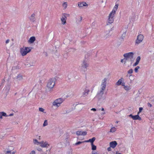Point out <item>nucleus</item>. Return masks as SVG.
Returning <instances> with one entry per match:
<instances>
[{"mask_svg":"<svg viewBox=\"0 0 154 154\" xmlns=\"http://www.w3.org/2000/svg\"><path fill=\"white\" fill-rule=\"evenodd\" d=\"M114 21V18H111V17H109L108 20V22L110 23H112Z\"/></svg>","mask_w":154,"mask_h":154,"instance_id":"obj_28","label":"nucleus"},{"mask_svg":"<svg viewBox=\"0 0 154 154\" xmlns=\"http://www.w3.org/2000/svg\"><path fill=\"white\" fill-rule=\"evenodd\" d=\"M101 110L102 111H103L104 110V108H101Z\"/></svg>","mask_w":154,"mask_h":154,"instance_id":"obj_54","label":"nucleus"},{"mask_svg":"<svg viewBox=\"0 0 154 154\" xmlns=\"http://www.w3.org/2000/svg\"><path fill=\"white\" fill-rule=\"evenodd\" d=\"M116 154H121V153H118L117 152H116Z\"/></svg>","mask_w":154,"mask_h":154,"instance_id":"obj_56","label":"nucleus"},{"mask_svg":"<svg viewBox=\"0 0 154 154\" xmlns=\"http://www.w3.org/2000/svg\"><path fill=\"white\" fill-rule=\"evenodd\" d=\"M133 72V70L132 69H130L128 71V74H131Z\"/></svg>","mask_w":154,"mask_h":154,"instance_id":"obj_39","label":"nucleus"},{"mask_svg":"<svg viewBox=\"0 0 154 154\" xmlns=\"http://www.w3.org/2000/svg\"><path fill=\"white\" fill-rule=\"evenodd\" d=\"M27 65L29 66H33L32 64L31 65L30 64H29V65L27 64Z\"/></svg>","mask_w":154,"mask_h":154,"instance_id":"obj_52","label":"nucleus"},{"mask_svg":"<svg viewBox=\"0 0 154 154\" xmlns=\"http://www.w3.org/2000/svg\"><path fill=\"white\" fill-rule=\"evenodd\" d=\"M106 86H104V85H101L100 88L105 90L106 88Z\"/></svg>","mask_w":154,"mask_h":154,"instance_id":"obj_42","label":"nucleus"},{"mask_svg":"<svg viewBox=\"0 0 154 154\" xmlns=\"http://www.w3.org/2000/svg\"><path fill=\"white\" fill-rule=\"evenodd\" d=\"M144 36L143 35L139 34L137 37V38L135 41V44L138 45L141 42L143 39Z\"/></svg>","mask_w":154,"mask_h":154,"instance_id":"obj_6","label":"nucleus"},{"mask_svg":"<svg viewBox=\"0 0 154 154\" xmlns=\"http://www.w3.org/2000/svg\"><path fill=\"white\" fill-rule=\"evenodd\" d=\"M107 32H108V33H109V31H108Z\"/></svg>","mask_w":154,"mask_h":154,"instance_id":"obj_57","label":"nucleus"},{"mask_svg":"<svg viewBox=\"0 0 154 154\" xmlns=\"http://www.w3.org/2000/svg\"><path fill=\"white\" fill-rule=\"evenodd\" d=\"M76 107L79 110L82 109L83 108V105L81 104H78L76 106Z\"/></svg>","mask_w":154,"mask_h":154,"instance_id":"obj_24","label":"nucleus"},{"mask_svg":"<svg viewBox=\"0 0 154 154\" xmlns=\"http://www.w3.org/2000/svg\"><path fill=\"white\" fill-rule=\"evenodd\" d=\"M119 6V4H116L114 6L113 9V10H116V11L117 10V9H118V7Z\"/></svg>","mask_w":154,"mask_h":154,"instance_id":"obj_37","label":"nucleus"},{"mask_svg":"<svg viewBox=\"0 0 154 154\" xmlns=\"http://www.w3.org/2000/svg\"><path fill=\"white\" fill-rule=\"evenodd\" d=\"M92 154H98V153L96 152L93 151L92 152Z\"/></svg>","mask_w":154,"mask_h":154,"instance_id":"obj_47","label":"nucleus"},{"mask_svg":"<svg viewBox=\"0 0 154 154\" xmlns=\"http://www.w3.org/2000/svg\"><path fill=\"white\" fill-rule=\"evenodd\" d=\"M91 145L92 150H94L96 149V146L94 145L93 144H91Z\"/></svg>","mask_w":154,"mask_h":154,"instance_id":"obj_31","label":"nucleus"},{"mask_svg":"<svg viewBox=\"0 0 154 154\" xmlns=\"http://www.w3.org/2000/svg\"><path fill=\"white\" fill-rule=\"evenodd\" d=\"M84 142H81V141H79L77 142L75 144V145H79L83 143Z\"/></svg>","mask_w":154,"mask_h":154,"instance_id":"obj_41","label":"nucleus"},{"mask_svg":"<svg viewBox=\"0 0 154 154\" xmlns=\"http://www.w3.org/2000/svg\"><path fill=\"white\" fill-rule=\"evenodd\" d=\"M106 2L103 3V0L101 2V4L100 5V6L103 8H105L106 6Z\"/></svg>","mask_w":154,"mask_h":154,"instance_id":"obj_30","label":"nucleus"},{"mask_svg":"<svg viewBox=\"0 0 154 154\" xmlns=\"http://www.w3.org/2000/svg\"><path fill=\"white\" fill-rule=\"evenodd\" d=\"M17 79L18 81H21L23 79V75L20 74H19L17 76Z\"/></svg>","mask_w":154,"mask_h":154,"instance_id":"obj_23","label":"nucleus"},{"mask_svg":"<svg viewBox=\"0 0 154 154\" xmlns=\"http://www.w3.org/2000/svg\"><path fill=\"white\" fill-rule=\"evenodd\" d=\"M62 5L63 6L64 8L66 9L67 7V3L66 2H64V3H63Z\"/></svg>","mask_w":154,"mask_h":154,"instance_id":"obj_35","label":"nucleus"},{"mask_svg":"<svg viewBox=\"0 0 154 154\" xmlns=\"http://www.w3.org/2000/svg\"><path fill=\"white\" fill-rule=\"evenodd\" d=\"M105 90L100 88V91L98 92L96 96V97L99 99H100L102 97L104 93V91Z\"/></svg>","mask_w":154,"mask_h":154,"instance_id":"obj_7","label":"nucleus"},{"mask_svg":"<svg viewBox=\"0 0 154 154\" xmlns=\"http://www.w3.org/2000/svg\"><path fill=\"white\" fill-rule=\"evenodd\" d=\"M90 91L87 88H85V89L84 91L82 93V96L83 97L87 96L89 94Z\"/></svg>","mask_w":154,"mask_h":154,"instance_id":"obj_13","label":"nucleus"},{"mask_svg":"<svg viewBox=\"0 0 154 154\" xmlns=\"http://www.w3.org/2000/svg\"><path fill=\"white\" fill-rule=\"evenodd\" d=\"M140 68V67L139 66H137L134 69L135 72H138V69Z\"/></svg>","mask_w":154,"mask_h":154,"instance_id":"obj_40","label":"nucleus"},{"mask_svg":"<svg viewBox=\"0 0 154 154\" xmlns=\"http://www.w3.org/2000/svg\"><path fill=\"white\" fill-rule=\"evenodd\" d=\"M95 137H93L92 138L89 139V140L85 141L84 142H90L91 143V144H93V142L95 140Z\"/></svg>","mask_w":154,"mask_h":154,"instance_id":"obj_19","label":"nucleus"},{"mask_svg":"<svg viewBox=\"0 0 154 154\" xmlns=\"http://www.w3.org/2000/svg\"><path fill=\"white\" fill-rule=\"evenodd\" d=\"M44 109L43 108H39V110L40 112H44Z\"/></svg>","mask_w":154,"mask_h":154,"instance_id":"obj_43","label":"nucleus"},{"mask_svg":"<svg viewBox=\"0 0 154 154\" xmlns=\"http://www.w3.org/2000/svg\"><path fill=\"white\" fill-rule=\"evenodd\" d=\"M107 79H108L107 78H105L103 80H102L101 85L106 86V81Z\"/></svg>","mask_w":154,"mask_h":154,"instance_id":"obj_21","label":"nucleus"},{"mask_svg":"<svg viewBox=\"0 0 154 154\" xmlns=\"http://www.w3.org/2000/svg\"><path fill=\"white\" fill-rule=\"evenodd\" d=\"M116 10H113L109 14V17H111L112 18H114V16Z\"/></svg>","mask_w":154,"mask_h":154,"instance_id":"obj_20","label":"nucleus"},{"mask_svg":"<svg viewBox=\"0 0 154 154\" xmlns=\"http://www.w3.org/2000/svg\"><path fill=\"white\" fill-rule=\"evenodd\" d=\"M117 143L116 141H113L109 143V145L110 147L114 148L117 145Z\"/></svg>","mask_w":154,"mask_h":154,"instance_id":"obj_14","label":"nucleus"},{"mask_svg":"<svg viewBox=\"0 0 154 154\" xmlns=\"http://www.w3.org/2000/svg\"><path fill=\"white\" fill-rule=\"evenodd\" d=\"M82 17L80 16L76 18V23L78 24L82 22Z\"/></svg>","mask_w":154,"mask_h":154,"instance_id":"obj_22","label":"nucleus"},{"mask_svg":"<svg viewBox=\"0 0 154 154\" xmlns=\"http://www.w3.org/2000/svg\"><path fill=\"white\" fill-rule=\"evenodd\" d=\"M140 60V57L138 56L136 58V62L133 64V66H136L137 65H138L139 62Z\"/></svg>","mask_w":154,"mask_h":154,"instance_id":"obj_17","label":"nucleus"},{"mask_svg":"<svg viewBox=\"0 0 154 154\" xmlns=\"http://www.w3.org/2000/svg\"><path fill=\"white\" fill-rule=\"evenodd\" d=\"M126 35V32H124L122 35L121 36V37L120 38L121 39H123L124 38Z\"/></svg>","mask_w":154,"mask_h":154,"instance_id":"obj_32","label":"nucleus"},{"mask_svg":"<svg viewBox=\"0 0 154 154\" xmlns=\"http://www.w3.org/2000/svg\"><path fill=\"white\" fill-rule=\"evenodd\" d=\"M48 125V123L47 120H46L44 122V123L43 125V127H45V126L47 125Z\"/></svg>","mask_w":154,"mask_h":154,"instance_id":"obj_34","label":"nucleus"},{"mask_svg":"<svg viewBox=\"0 0 154 154\" xmlns=\"http://www.w3.org/2000/svg\"><path fill=\"white\" fill-rule=\"evenodd\" d=\"M87 134V132L86 131H76V134L77 135H86Z\"/></svg>","mask_w":154,"mask_h":154,"instance_id":"obj_12","label":"nucleus"},{"mask_svg":"<svg viewBox=\"0 0 154 154\" xmlns=\"http://www.w3.org/2000/svg\"><path fill=\"white\" fill-rule=\"evenodd\" d=\"M116 122L117 123H118V122Z\"/></svg>","mask_w":154,"mask_h":154,"instance_id":"obj_58","label":"nucleus"},{"mask_svg":"<svg viewBox=\"0 0 154 154\" xmlns=\"http://www.w3.org/2000/svg\"><path fill=\"white\" fill-rule=\"evenodd\" d=\"M35 40V37L34 36L31 37L29 40L28 42L30 43H32Z\"/></svg>","mask_w":154,"mask_h":154,"instance_id":"obj_18","label":"nucleus"},{"mask_svg":"<svg viewBox=\"0 0 154 154\" xmlns=\"http://www.w3.org/2000/svg\"><path fill=\"white\" fill-rule=\"evenodd\" d=\"M91 110L94 111H96L97 110V109L95 108H93L91 109Z\"/></svg>","mask_w":154,"mask_h":154,"instance_id":"obj_49","label":"nucleus"},{"mask_svg":"<svg viewBox=\"0 0 154 154\" xmlns=\"http://www.w3.org/2000/svg\"><path fill=\"white\" fill-rule=\"evenodd\" d=\"M134 53L133 52H129L125 54L123 56L126 59V60H128L129 59H130L131 61V63L133 62L134 60L133 55Z\"/></svg>","mask_w":154,"mask_h":154,"instance_id":"obj_3","label":"nucleus"},{"mask_svg":"<svg viewBox=\"0 0 154 154\" xmlns=\"http://www.w3.org/2000/svg\"><path fill=\"white\" fill-rule=\"evenodd\" d=\"M13 114H10L9 115V116H13Z\"/></svg>","mask_w":154,"mask_h":154,"instance_id":"obj_55","label":"nucleus"},{"mask_svg":"<svg viewBox=\"0 0 154 154\" xmlns=\"http://www.w3.org/2000/svg\"><path fill=\"white\" fill-rule=\"evenodd\" d=\"M55 84V79H51L48 82L47 87V91L48 92H51Z\"/></svg>","mask_w":154,"mask_h":154,"instance_id":"obj_1","label":"nucleus"},{"mask_svg":"<svg viewBox=\"0 0 154 154\" xmlns=\"http://www.w3.org/2000/svg\"><path fill=\"white\" fill-rule=\"evenodd\" d=\"M63 101V100L61 98H59L55 100L53 103V106L58 108L59 107Z\"/></svg>","mask_w":154,"mask_h":154,"instance_id":"obj_4","label":"nucleus"},{"mask_svg":"<svg viewBox=\"0 0 154 154\" xmlns=\"http://www.w3.org/2000/svg\"><path fill=\"white\" fill-rule=\"evenodd\" d=\"M116 131V129L115 127L112 128L110 130V132H114Z\"/></svg>","mask_w":154,"mask_h":154,"instance_id":"obj_36","label":"nucleus"},{"mask_svg":"<svg viewBox=\"0 0 154 154\" xmlns=\"http://www.w3.org/2000/svg\"><path fill=\"white\" fill-rule=\"evenodd\" d=\"M126 59L124 57V58L123 59H121V62L122 63H123V62L124 63V64H125L126 63Z\"/></svg>","mask_w":154,"mask_h":154,"instance_id":"obj_38","label":"nucleus"},{"mask_svg":"<svg viewBox=\"0 0 154 154\" xmlns=\"http://www.w3.org/2000/svg\"><path fill=\"white\" fill-rule=\"evenodd\" d=\"M33 143L35 144H42L43 143L42 142H38L36 139L33 140Z\"/></svg>","mask_w":154,"mask_h":154,"instance_id":"obj_27","label":"nucleus"},{"mask_svg":"<svg viewBox=\"0 0 154 154\" xmlns=\"http://www.w3.org/2000/svg\"><path fill=\"white\" fill-rule=\"evenodd\" d=\"M10 88V85H9L8 84L6 85L3 90V92L5 93H8L9 91Z\"/></svg>","mask_w":154,"mask_h":154,"instance_id":"obj_11","label":"nucleus"},{"mask_svg":"<svg viewBox=\"0 0 154 154\" xmlns=\"http://www.w3.org/2000/svg\"><path fill=\"white\" fill-rule=\"evenodd\" d=\"M43 143L42 144H40V146L42 147H47V146H49V145L48 144L47 142H44L43 141H41Z\"/></svg>","mask_w":154,"mask_h":154,"instance_id":"obj_16","label":"nucleus"},{"mask_svg":"<svg viewBox=\"0 0 154 154\" xmlns=\"http://www.w3.org/2000/svg\"><path fill=\"white\" fill-rule=\"evenodd\" d=\"M35 15L34 14H33L31 15L29 17V19L31 21L33 22L35 21Z\"/></svg>","mask_w":154,"mask_h":154,"instance_id":"obj_15","label":"nucleus"},{"mask_svg":"<svg viewBox=\"0 0 154 154\" xmlns=\"http://www.w3.org/2000/svg\"><path fill=\"white\" fill-rule=\"evenodd\" d=\"M132 77H133L132 75L131 74L129 76V79L131 80V79H132L131 78Z\"/></svg>","mask_w":154,"mask_h":154,"instance_id":"obj_46","label":"nucleus"},{"mask_svg":"<svg viewBox=\"0 0 154 154\" xmlns=\"http://www.w3.org/2000/svg\"><path fill=\"white\" fill-rule=\"evenodd\" d=\"M111 147L110 146L109 147L107 148V150L108 151H111Z\"/></svg>","mask_w":154,"mask_h":154,"instance_id":"obj_48","label":"nucleus"},{"mask_svg":"<svg viewBox=\"0 0 154 154\" xmlns=\"http://www.w3.org/2000/svg\"><path fill=\"white\" fill-rule=\"evenodd\" d=\"M16 152V151H14L13 152H11L10 150H7L6 151L5 154H15V153Z\"/></svg>","mask_w":154,"mask_h":154,"instance_id":"obj_25","label":"nucleus"},{"mask_svg":"<svg viewBox=\"0 0 154 154\" xmlns=\"http://www.w3.org/2000/svg\"><path fill=\"white\" fill-rule=\"evenodd\" d=\"M35 151L32 150L29 153V154H35Z\"/></svg>","mask_w":154,"mask_h":154,"instance_id":"obj_45","label":"nucleus"},{"mask_svg":"<svg viewBox=\"0 0 154 154\" xmlns=\"http://www.w3.org/2000/svg\"><path fill=\"white\" fill-rule=\"evenodd\" d=\"M9 41H10V40L9 39H7L6 41V44H7L9 42Z\"/></svg>","mask_w":154,"mask_h":154,"instance_id":"obj_51","label":"nucleus"},{"mask_svg":"<svg viewBox=\"0 0 154 154\" xmlns=\"http://www.w3.org/2000/svg\"><path fill=\"white\" fill-rule=\"evenodd\" d=\"M0 114H1L2 116H3L6 117L8 116L5 112H0Z\"/></svg>","mask_w":154,"mask_h":154,"instance_id":"obj_33","label":"nucleus"},{"mask_svg":"<svg viewBox=\"0 0 154 154\" xmlns=\"http://www.w3.org/2000/svg\"><path fill=\"white\" fill-rule=\"evenodd\" d=\"M78 7L80 8H82L83 7L88 6V4L85 2H80L78 3Z\"/></svg>","mask_w":154,"mask_h":154,"instance_id":"obj_9","label":"nucleus"},{"mask_svg":"<svg viewBox=\"0 0 154 154\" xmlns=\"http://www.w3.org/2000/svg\"><path fill=\"white\" fill-rule=\"evenodd\" d=\"M31 49L28 47H23L20 49V53L22 56H25L31 51Z\"/></svg>","mask_w":154,"mask_h":154,"instance_id":"obj_2","label":"nucleus"},{"mask_svg":"<svg viewBox=\"0 0 154 154\" xmlns=\"http://www.w3.org/2000/svg\"><path fill=\"white\" fill-rule=\"evenodd\" d=\"M147 105L148 106H149L150 107H151L152 106V105L150 103H148Z\"/></svg>","mask_w":154,"mask_h":154,"instance_id":"obj_50","label":"nucleus"},{"mask_svg":"<svg viewBox=\"0 0 154 154\" xmlns=\"http://www.w3.org/2000/svg\"><path fill=\"white\" fill-rule=\"evenodd\" d=\"M143 109L142 107H140L139 109V111L138 112L137 114L139 115V114L142 111V110Z\"/></svg>","mask_w":154,"mask_h":154,"instance_id":"obj_44","label":"nucleus"},{"mask_svg":"<svg viewBox=\"0 0 154 154\" xmlns=\"http://www.w3.org/2000/svg\"><path fill=\"white\" fill-rule=\"evenodd\" d=\"M82 65L83 66H84L85 68H86L88 66V64L87 63L86 61H84L82 63Z\"/></svg>","mask_w":154,"mask_h":154,"instance_id":"obj_26","label":"nucleus"},{"mask_svg":"<svg viewBox=\"0 0 154 154\" xmlns=\"http://www.w3.org/2000/svg\"><path fill=\"white\" fill-rule=\"evenodd\" d=\"M124 86V89L125 90L127 91L129 90L131 88L130 86H128V85L125 86V84H124V86Z\"/></svg>","mask_w":154,"mask_h":154,"instance_id":"obj_29","label":"nucleus"},{"mask_svg":"<svg viewBox=\"0 0 154 154\" xmlns=\"http://www.w3.org/2000/svg\"><path fill=\"white\" fill-rule=\"evenodd\" d=\"M2 116L1 114H0V119H2Z\"/></svg>","mask_w":154,"mask_h":154,"instance_id":"obj_53","label":"nucleus"},{"mask_svg":"<svg viewBox=\"0 0 154 154\" xmlns=\"http://www.w3.org/2000/svg\"><path fill=\"white\" fill-rule=\"evenodd\" d=\"M129 116L133 120H141V118L140 117L139 115L137 114L136 115L133 116L132 114H130L129 115Z\"/></svg>","mask_w":154,"mask_h":154,"instance_id":"obj_10","label":"nucleus"},{"mask_svg":"<svg viewBox=\"0 0 154 154\" xmlns=\"http://www.w3.org/2000/svg\"><path fill=\"white\" fill-rule=\"evenodd\" d=\"M124 79L123 78H121L119 79L118 81L116 83V85L117 86H119L121 85L122 86H124V84H125V83L124 82Z\"/></svg>","mask_w":154,"mask_h":154,"instance_id":"obj_8","label":"nucleus"},{"mask_svg":"<svg viewBox=\"0 0 154 154\" xmlns=\"http://www.w3.org/2000/svg\"><path fill=\"white\" fill-rule=\"evenodd\" d=\"M70 16L69 14L66 13H63L62 14L61 18V24L63 25H65L66 23V20L67 17H69Z\"/></svg>","mask_w":154,"mask_h":154,"instance_id":"obj_5","label":"nucleus"}]
</instances>
